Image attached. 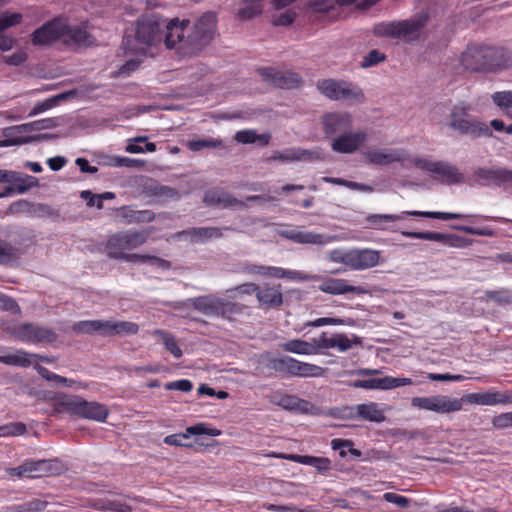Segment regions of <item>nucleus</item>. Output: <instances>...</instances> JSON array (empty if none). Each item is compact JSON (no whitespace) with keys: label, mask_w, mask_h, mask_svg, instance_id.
<instances>
[{"label":"nucleus","mask_w":512,"mask_h":512,"mask_svg":"<svg viewBox=\"0 0 512 512\" xmlns=\"http://www.w3.org/2000/svg\"><path fill=\"white\" fill-rule=\"evenodd\" d=\"M400 217L393 214H371L367 216L366 221L375 228H380L383 222L398 221Z\"/></svg>","instance_id":"e2e57ef3"},{"label":"nucleus","mask_w":512,"mask_h":512,"mask_svg":"<svg viewBox=\"0 0 512 512\" xmlns=\"http://www.w3.org/2000/svg\"><path fill=\"white\" fill-rule=\"evenodd\" d=\"M57 126V122L53 118H46L30 123H25L17 126L16 128L21 132H30L34 130L51 129Z\"/></svg>","instance_id":"de8ad7c7"},{"label":"nucleus","mask_w":512,"mask_h":512,"mask_svg":"<svg viewBox=\"0 0 512 512\" xmlns=\"http://www.w3.org/2000/svg\"><path fill=\"white\" fill-rule=\"evenodd\" d=\"M297 396L289 394H274L271 402L282 407L285 410L293 411L295 408Z\"/></svg>","instance_id":"6e6d98bb"},{"label":"nucleus","mask_w":512,"mask_h":512,"mask_svg":"<svg viewBox=\"0 0 512 512\" xmlns=\"http://www.w3.org/2000/svg\"><path fill=\"white\" fill-rule=\"evenodd\" d=\"M361 344L360 338L357 336H353V339H350L345 334H335V347L340 352H346L352 348L353 345Z\"/></svg>","instance_id":"5fc2aeb1"},{"label":"nucleus","mask_w":512,"mask_h":512,"mask_svg":"<svg viewBox=\"0 0 512 512\" xmlns=\"http://www.w3.org/2000/svg\"><path fill=\"white\" fill-rule=\"evenodd\" d=\"M21 249L0 238V264L13 265L21 256Z\"/></svg>","instance_id":"4c0bfd02"},{"label":"nucleus","mask_w":512,"mask_h":512,"mask_svg":"<svg viewBox=\"0 0 512 512\" xmlns=\"http://www.w3.org/2000/svg\"><path fill=\"white\" fill-rule=\"evenodd\" d=\"M282 458L289 459L301 464L311 465L318 471L324 472L330 468V460L325 457L302 456V455H289L281 456Z\"/></svg>","instance_id":"58836bf2"},{"label":"nucleus","mask_w":512,"mask_h":512,"mask_svg":"<svg viewBox=\"0 0 512 512\" xmlns=\"http://www.w3.org/2000/svg\"><path fill=\"white\" fill-rule=\"evenodd\" d=\"M267 276L273 278H287L296 281H316L319 279L317 275L306 274L301 271L287 270L281 267L269 266Z\"/></svg>","instance_id":"c9c22d12"},{"label":"nucleus","mask_w":512,"mask_h":512,"mask_svg":"<svg viewBox=\"0 0 512 512\" xmlns=\"http://www.w3.org/2000/svg\"><path fill=\"white\" fill-rule=\"evenodd\" d=\"M187 437L192 435H208L211 437H217L221 434V431L216 428H208L204 423H198L193 426H189L185 430Z\"/></svg>","instance_id":"603ef678"},{"label":"nucleus","mask_w":512,"mask_h":512,"mask_svg":"<svg viewBox=\"0 0 512 512\" xmlns=\"http://www.w3.org/2000/svg\"><path fill=\"white\" fill-rule=\"evenodd\" d=\"M367 141V133L363 130H348L342 135L334 138L331 143V149L334 152L342 154H352L356 152Z\"/></svg>","instance_id":"412c9836"},{"label":"nucleus","mask_w":512,"mask_h":512,"mask_svg":"<svg viewBox=\"0 0 512 512\" xmlns=\"http://www.w3.org/2000/svg\"><path fill=\"white\" fill-rule=\"evenodd\" d=\"M60 471V462L57 459L26 460L18 467L8 468L10 476L18 478H39L57 474Z\"/></svg>","instance_id":"f8f14e48"},{"label":"nucleus","mask_w":512,"mask_h":512,"mask_svg":"<svg viewBox=\"0 0 512 512\" xmlns=\"http://www.w3.org/2000/svg\"><path fill=\"white\" fill-rule=\"evenodd\" d=\"M273 159L282 162L300 160L313 161L319 159V153L316 151H310L301 148L288 149L283 152H276L275 155L273 156Z\"/></svg>","instance_id":"f704fd0d"},{"label":"nucleus","mask_w":512,"mask_h":512,"mask_svg":"<svg viewBox=\"0 0 512 512\" xmlns=\"http://www.w3.org/2000/svg\"><path fill=\"white\" fill-rule=\"evenodd\" d=\"M485 297L500 305L512 304V290L502 288L485 292Z\"/></svg>","instance_id":"09e8293b"},{"label":"nucleus","mask_w":512,"mask_h":512,"mask_svg":"<svg viewBox=\"0 0 512 512\" xmlns=\"http://www.w3.org/2000/svg\"><path fill=\"white\" fill-rule=\"evenodd\" d=\"M415 167L434 175L435 179L446 185L465 183V176L453 164L446 161H430L425 158L412 160Z\"/></svg>","instance_id":"6e6552de"},{"label":"nucleus","mask_w":512,"mask_h":512,"mask_svg":"<svg viewBox=\"0 0 512 512\" xmlns=\"http://www.w3.org/2000/svg\"><path fill=\"white\" fill-rule=\"evenodd\" d=\"M460 63L470 72H497L512 66V53L502 47L473 43L461 53Z\"/></svg>","instance_id":"f03ea898"},{"label":"nucleus","mask_w":512,"mask_h":512,"mask_svg":"<svg viewBox=\"0 0 512 512\" xmlns=\"http://www.w3.org/2000/svg\"><path fill=\"white\" fill-rule=\"evenodd\" d=\"M386 60V55L377 49L371 50L361 61L362 68L375 66Z\"/></svg>","instance_id":"680f3d73"},{"label":"nucleus","mask_w":512,"mask_h":512,"mask_svg":"<svg viewBox=\"0 0 512 512\" xmlns=\"http://www.w3.org/2000/svg\"><path fill=\"white\" fill-rule=\"evenodd\" d=\"M31 204L24 199L18 200L10 205L11 213H18L22 210V207H28ZM32 212L36 217L39 218H50L53 221H58L61 218L60 212L58 209L44 203H37L32 205Z\"/></svg>","instance_id":"cd10ccee"},{"label":"nucleus","mask_w":512,"mask_h":512,"mask_svg":"<svg viewBox=\"0 0 512 512\" xmlns=\"http://www.w3.org/2000/svg\"><path fill=\"white\" fill-rule=\"evenodd\" d=\"M410 384H412V380L410 378L386 376L383 378L350 381L348 386L367 390H389Z\"/></svg>","instance_id":"b1692460"},{"label":"nucleus","mask_w":512,"mask_h":512,"mask_svg":"<svg viewBox=\"0 0 512 512\" xmlns=\"http://www.w3.org/2000/svg\"><path fill=\"white\" fill-rule=\"evenodd\" d=\"M146 191L152 196L162 199H179L180 193L177 189L151 181L145 186Z\"/></svg>","instance_id":"ea45409f"},{"label":"nucleus","mask_w":512,"mask_h":512,"mask_svg":"<svg viewBox=\"0 0 512 512\" xmlns=\"http://www.w3.org/2000/svg\"><path fill=\"white\" fill-rule=\"evenodd\" d=\"M319 290L331 295H344L347 293L362 295L368 292L362 286L349 285L347 280L339 278H327L319 285Z\"/></svg>","instance_id":"a878e982"},{"label":"nucleus","mask_w":512,"mask_h":512,"mask_svg":"<svg viewBox=\"0 0 512 512\" xmlns=\"http://www.w3.org/2000/svg\"><path fill=\"white\" fill-rule=\"evenodd\" d=\"M149 233L146 230H126L111 235L106 243L107 256L115 259L118 252L126 253V250H133L143 245L148 239Z\"/></svg>","instance_id":"9d476101"},{"label":"nucleus","mask_w":512,"mask_h":512,"mask_svg":"<svg viewBox=\"0 0 512 512\" xmlns=\"http://www.w3.org/2000/svg\"><path fill=\"white\" fill-rule=\"evenodd\" d=\"M401 234L408 238L436 241V242H440L444 245L451 246V247L458 246V241L460 240V237L457 235H454V234H443V233L432 232V231H424V232L402 231Z\"/></svg>","instance_id":"7c9ffc66"},{"label":"nucleus","mask_w":512,"mask_h":512,"mask_svg":"<svg viewBox=\"0 0 512 512\" xmlns=\"http://www.w3.org/2000/svg\"><path fill=\"white\" fill-rule=\"evenodd\" d=\"M13 174L16 176L11 177L8 183L14 184L16 192L19 194H24L31 188L39 186V181L34 176H30L16 171H13Z\"/></svg>","instance_id":"e433bc0d"},{"label":"nucleus","mask_w":512,"mask_h":512,"mask_svg":"<svg viewBox=\"0 0 512 512\" xmlns=\"http://www.w3.org/2000/svg\"><path fill=\"white\" fill-rule=\"evenodd\" d=\"M64 35L65 21L60 18H55L37 28L31 35V42L34 46L45 47L64 38Z\"/></svg>","instance_id":"dca6fc26"},{"label":"nucleus","mask_w":512,"mask_h":512,"mask_svg":"<svg viewBox=\"0 0 512 512\" xmlns=\"http://www.w3.org/2000/svg\"><path fill=\"white\" fill-rule=\"evenodd\" d=\"M216 14L214 12L204 13L193 25L191 32L184 38V31L190 21L173 18L170 21L165 19L163 25V42L168 49L177 48L184 56L198 54L213 39L216 29Z\"/></svg>","instance_id":"f257e3e1"},{"label":"nucleus","mask_w":512,"mask_h":512,"mask_svg":"<svg viewBox=\"0 0 512 512\" xmlns=\"http://www.w3.org/2000/svg\"><path fill=\"white\" fill-rule=\"evenodd\" d=\"M341 95L339 96V100L346 99H354V100H362L364 98L362 89L358 86L342 81V86L340 90Z\"/></svg>","instance_id":"8fccbe9b"},{"label":"nucleus","mask_w":512,"mask_h":512,"mask_svg":"<svg viewBox=\"0 0 512 512\" xmlns=\"http://www.w3.org/2000/svg\"><path fill=\"white\" fill-rule=\"evenodd\" d=\"M429 19V12L422 10L406 20L377 23L373 34L377 37L402 39L407 43L418 41Z\"/></svg>","instance_id":"20e7f679"},{"label":"nucleus","mask_w":512,"mask_h":512,"mask_svg":"<svg viewBox=\"0 0 512 512\" xmlns=\"http://www.w3.org/2000/svg\"><path fill=\"white\" fill-rule=\"evenodd\" d=\"M64 405L68 411L82 418L104 422L108 416L107 408L98 402L75 399L66 401Z\"/></svg>","instance_id":"f3484780"},{"label":"nucleus","mask_w":512,"mask_h":512,"mask_svg":"<svg viewBox=\"0 0 512 512\" xmlns=\"http://www.w3.org/2000/svg\"><path fill=\"white\" fill-rule=\"evenodd\" d=\"M453 229L464 232L466 234L470 235H477V236H487V237H493L495 235V232L493 229L484 227V228H475L471 226L466 225H454Z\"/></svg>","instance_id":"bf43d9fd"},{"label":"nucleus","mask_w":512,"mask_h":512,"mask_svg":"<svg viewBox=\"0 0 512 512\" xmlns=\"http://www.w3.org/2000/svg\"><path fill=\"white\" fill-rule=\"evenodd\" d=\"M282 347L285 351L296 354L309 355L316 353L315 345L299 339L290 340L284 343Z\"/></svg>","instance_id":"a18cd8bd"},{"label":"nucleus","mask_w":512,"mask_h":512,"mask_svg":"<svg viewBox=\"0 0 512 512\" xmlns=\"http://www.w3.org/2000/svg\"><path fill=\"white\" fill-rule=\"evenodd\" d=\"M223 231H234L232 227H190L174 234L179 240L188 241L190 244H204L208 241L220 239L224 236Z\"/></svg>","instance_id":"2eb2a0df"},{"label":"nucleus","mask_w":512,"mask_h":512,"mask_svg":"<svg viewBox=\"0 0 512 512\" xmlns=\"http://www.w3.org/2000/svg\"><path fill=\"white\" fill-rule=\"evenodd\" d=\"M12 334L20 341L34 344H51L57 334L51 328L36 323H23L13 328Z\"/></svg>","instance_id":"ddd939ff"},{"label":"nucleus","mask_w":512,"mask_h":512,"mask_svg":"<svg viewBox=\"0 0 512 512\" xmlns=\"http://www.w3.org/2000/svg\"><path fill=\"white\" fill-rule=\"evenodd\" d=\"M492 100L500 109L508 111L512 110V91L495 92L492 95Z\"/></svg>","instance_id":"864d4df0"},{"label":"nucleus","mask_w":512,"mask_h":512,"mask_svg":"<svg viewBox=\"0 0 512 512\" xmlns=\"http://www.w3.org/2000/svg\"><path fill=\"white\" fill-rule=\"evenodd\" d=\"M380 252L372 249H352L349 251L348 267L352 270H364L378 265Z\"/></svg>","instance_id":"393cba45"},{"label":"nucleus","mask_w":512,"mask_h":512,"mask_svg":"<svg viewBox=\"0 0 512 512\" xmlns=\"http://www.w3.org/2000/svg\"><path fill=\"white\" fill-rule=\"evenodd\" d=\"M268 366L276 372H285L296 377H320L324 373V369L320 366L301 362L289 356L273 358Z\"/></svg>","instance_id":"9b49d317"},{"label":"nucleus","mask_w":512,"mask_h":512,"mask_svg":"<svg viewBox=\"0 0 512 512\" xmlns=\"http://www.w3.org/2000/svg\"><path fill=\"white\" fill-rule=\"evenodd\" d=\"M492 424L497 429H504L512 426V412L502 413L492 419Z\"/></svg>","instance_id":"774afa93"},{"label":"nucleus","mask_w":512,"mask_h":512,"mask_svg":"<svg viewBox=\"0 0 512 512\" xmlns=\"http://www.w3.org/2000/svg\"><path fill=\"white\" fill-rule=\"evenodd\" d=\"M115 260H124L126 262H132V263L149 262L150 264L157 266L158 268H161L163 270H167L171 267V263L169 261L162 259L160 257H157V256H150V255L128 254V253L118 252L115 255Z\"/></svg>","instance_id":"72a5a7b5"},{"label":"nucleus","mask_w":512,"mask_h":512,"mask_svg":"<svg viewBox=\"0 0 512 512\" xmlns=\"http://www.w3.org/2000/svg\"><path fill=\"white\" fill-rule=\"evenodd\" d=\"M470 403L493 406L497 404H512V391L471 393L467 396Z\"/></svg>","instance_id":"c85d7f7f"},{"label":"nucleus","mask_w":512,"mask_h":512,"mask_svg":"<svg viewBox=\"0 0 512 512\" xmlns=\"http://www.w3.org/2000/svg\"><path fill=\"white\" fill-rule=\"evenodd\" d=\"M30 357H36L46 362L49 361L47 358L41 357L37 354H30L24 350H16L15 353L4 352L3 354H0V363L26 368L32 363Z\"/></svg>","instance_id":"2f4dec72"},{"label":"nucleus","mask_w":512,"mask_h":512,"mask_svg":"<svg viewBox=\"0 0 512 512\" xmlns=\"http://www.w3.org/2000/svg\"><path fill=\"white\" fill-rule=\"evenodd\" d=\"M48 505V502L41 499H32L18 505L7 506L3 512H40Z\"/></svg>","instance_id":"37998d69"},{"label":"nucleus","mask_w":512,"mask_h":512,"mask_svg":"<svg viewBox=\"0 0 512 512\" xmlns=\"http://www.w3.org/2000/svg\"><path fill=\"white\" fill-rule=\"evenodd\" d=\"M278 234L282 238L297 244L326 245L336 239L335 236L315 233L312 231H302L293 228L282 229Z\"/></svg>","instance_id":"4be33fe9"},{"label":"nucleus","mask_w":512,"mask_h":512,"mask_svg":"<svg viewBox=\"0 0 512 512\" xmlns=\"http://www.w3.org/2000/svg\"><path fill=\"white\" fill-rule=\"evenodd\" d=\"M465 183L470 186H497L512 188V170L499 167H478L466 178Z\"/></svg>","instance_id":"1a4fd4ad"},{"label":"nucleus","mask_w":512,"mask_h":512,"mask_svg":"<svg viewBox=\"0 0 512 512\" xmlns=\"http://www.w3.org/2000/svg\"><path fill=\"white\" fill-rule=\"evenodd\" d=\"M190 306L204 315L227 320H232L233 316L242 314L246 309L244 304L231 302L215 295L199 296L176 302L174 308L181 309Z\"/></svg>","instance_id":"423d86ee"},{"label":"nucleus","mask_w":512,"mask_h":512,"mask_svg":"<svg viewBox=\"0 0 512 512\" xmlns=\"http://www.w3.org/2000/svg\"><path fill=\"white\" fill-rule=\"evenodd\" d=\"M203 202L208 207L226 209V208H240L247 207L246 203L242 200L235 198L232 194L218 189H208L204 193Z\"/></svg>","instance_id":"5701e85b"},{"label":"nucleus","mask_w":512,"mask_h":512,"mask_svg":"<svg viewBox=\"0 0 512 512\" xmlns=\"http://www.w3.org/2000/svg\"><path fill=\"white\" fill-rule=\"evenodd\" d=\"M222 141L217 139H199L189 142V148L192 151H200L204 148H216L221 146Z\"/></svg>","instance_id":"0e129e2a"},{"label":"nucleus","mask_w":512,"mask_h":512,"mask_svg":"<svg viewBox=\"0 0 512 512\" xmlns=\"http://www.w3.org/2000/svg\"><path fill=\"white\" fill-rule=\"evenodd\" d=\"M296 16L297 14L294 11L287 10L275 16L272 22L275 26H289L294 22Z\"/></svg>","instance_id":"338daca9"},{"label":"nucleus","mask_w":512,"mask_h":512,"mask_svg":"<svg viewBox=\"0 0 512 512\" xmlns=\"http://www.w3.org/2000/svg\"><path fill=\"white\" fill-rule=\"evenodd\" d=\"M408 216L450 220V219H462L465 217L463 214L449 213V212H422V211H404L397 214L396 217H400L399 220H403Z\"/></svg>","instance_id":"a19ab883"},{"label":"nucleus","mask_w":512,"mask_h":512,"mask_svg":"<svg viewBox=\"0 0 512 512\" xmlns=\"http://www.w3.org/2000/svg\"><path fill=\"white\" fill-rule=\"evenodd\" d=\"M258 73L265 82L281 89H295L303 84V80L298 73L282 72L271 67L258 69Z\"/></svg>","instance_id":"a211bd4d"},{"label":"nucleus","mask_w":512,"mask_h":512,"mask_svg":"<svg viewBox=\"0 0 512 512\" xmlns=\"http://www.w3.org/2000/svg\"><path fill=\"white\" fill-rule=\"evenodd\" d=\"M323 132L326 137L342 135L352 127V115L347 112H331L322 116Z\"/></svg>","instance_id":"aec40b11"},{"label":"nucleus","mask_w":512,"mask_h":512,"mask_svg":"<svg viewBox=\"0 0 512 512\" xmlns=\"http://www.w3.org/2000/svg\"><path fill=\"white\" fill-rule=\"evenodd\" d=\"M362 157L369 165L388 166L392 163H404L410 160V154L403 148H378L361 151Z\"/></svg>","instance_id":"4468645a"},{"label":"nucleus","mask_w":512,"mask_h":512,"mask_svg":"<svg viewBox=\"0 0 512 512\" xmlns=\"http://www.w3.org/2000/svg\"><path fill=\"white\" fill-rule=\"evenodd\" d=\"M156 335H159L163 341L165 348L175 357L180 358L183 355L182 350L178 346L176 338L169 332L164 330H155Z\"/></svg>","instance_id":"49530a36"},{"label":"nucleus","mask_w":512,"mask_h":512,"mask_svg":"<svg viewBox=\"0 0 512 512\" xmlns=\"http://www.w3.org/2000/svg\"><path fill=\"white\" fill-rule=\"evenodd\" d=\"M256 299L260 307L265 309L279 308L283 304V294L281 285L264 284L259 286Z\"/></svg>","instance_id":"bb28decb"},{"label":"nucleus","mask_w":512,"mask_h":512,"mask_svg":"<svg viewBox=\"0 0 512 512\" xmlns=\"http://www.w3.org/2000/svg\"><path fill=\"white\" fill-rule=\"evenodd\" d=\"M65 40L67 44L73 43L77 46H89L93 43V36L80 26H70L65 22Z\"/></svg>","instance_id":"473e14b6"},{"label":"nucleus","mask_w":512,"mask_h":512,"mask_svg":"<svg viewBox=\"0 0 512 512\" xmlns=\"http://www.w3.org/2000/svg\"><path fill=\"white\" fill-rule=\"evenodd\" d=\"M461 408L462 403L458 399H452L448 396L443 395L435 396L434 412L450 413L459 411Z\"/></svg>","instance_id":"79ce46f5"},{"label":"nucleus","mask_w":512,"mask_h":512,"mask_svg":"<svg viewBox=\"0 0 512 512\" xmlns=\"http://www.w3.org/2000/svg\"><path fill=\"white\" fill-rule=\"evenodd\" d=\"M165 18L159 14H146L137 20L135 35H125L123 48L131 53H146L147 48L160 44L163 40Z\"/></svg>","instance_id":"7ed1b4c3"},{"label":"nucleus","mask_w":512,"mask_h":512,"mask_svg":"<svg viewBox=\"0 0 512 512\" xmlns=\"http://www.w3.org/2000/svg\"><path fill=\"white\" fill-rule=\"evenodd\" d=\"M22 21V14L3 12L0 14V33L2 31L20 24Z\"/></svg>","instance_id":"4d7b16f0"},{"label":"nucleus","mask_w":512,"mask_h":512,"mask_svg":"<svg viewBox=\"0 0 512 512\" xmlns=\"http://www.w3.org/2000/svg\"><path fill=\"white\" fill-rule=\"evenodd\" d=\"M66 98V94H59L52 98L46 99L43 102L37 103L31 112L29 113V116H34L36 114L42 113L52 107H54L59 100H63Z\"/></svg>","instance_id":"13d9d810"},{"label":"nucleus","mask_w":512,"mask_h":512,"mask_svg":"<svg viewBox=\"0 0 512 512\" xmlns=\"http://www.w3.org/2000/svg\"><path fill=\"white\" fill-rule=\"evenodd\" d=\"M262 13L260 4L245 3V6L238 11V17L242 20H249Z\"/></svg>","instance_id":"052dcab7"},{"label":"nucleus","mask_w":512,"mask_h":512,"mask_svg":"<svg viewBox=\"0 0 512 512\" xmlns=\"http://www.w3.org/2000/svg\"><path fill=\"white\" fill-rule=\"evenodd\" d=\"M471 105L466 101H460L452 106L449 113V127L460 136H467L471 140L478 138H490L493 131L489 125L482 122L477 116L472 115Z\"/></svg>","instance_id":"39448f33"},{"label":"nucleus","mask_w":512,"mask_h":512,"mask_svg":"<svg viewBox=\"0 0 512 512\" xmlns=\"http://www.w3.org/2000/svg\"><path fill=\"white\" fill-rule=\"evenodd\" d=\"M0 310L12 313H20L21 308L12 297L0 292Z\"/></svg>","instance_id":"69168bd1"},{"label":"nucleus","mask_w":512,"mask_h":512,"mask_svg":"<svg viewBox=\"0 0 512 512\" xmlns=\"http://www.w3.org/2000/svg\"><path fill=\"white\" fill-rule=\"evenodd\" d=\"M27 427L23 422H11L0 425V437L20 436L25 434Z\"/></svg>","instance_id":"3c124183"},{"label":"nucleus","mask_w":512,"mask_h":512,"mask_svg":"<svg viewBox=\"0 0 512 512\" xmlns=\"http://www.w3.org/2000/svg\"><path fill=\"white\" fill-rule=\"evenodd\" d=\"M345 416L351 419L382 423L386 420L385 409L376 402L357 404L344 408Z\"/></svg>","instance_id":"6ab92c4d"},{"label":"nucleus","mask_w":512,"mask_h":512,"mask_svg":"<svg viewBox=\"0 0 512 512\" xmlns=\"http://www.w3.org/2000/svg\"><path fill=\"white\" fill-rule=\"evenodd\" d=\"M84 506L103 512H132L130 505L120 500L107 498H88L85 500Z\"/></svg>","instance_id":"c756f323"},{"label":"nucleus","mask_w":512,"mask_h":512,"mask_svg":"<svg viewBox=\"0 0 512 512\" xmlns=\"http://www.w3.org/2000/svg\"><path fill=\"white\" fill-rule=\"evenodd\" d=\"M341 86L342 82H337L332 79L322 80L317 84L318 89L323 95L335 101H339Z\"/></svg>","instance_id":"c03bdc74"},{"label":"nucleus","mask_w":512,"mask_h":512,"mask_svg":"<svg viewBox=\"0 0 512 512\" xmlns=\"http://www.w3.org/2000/svg\"><path fill=\"white\" fill-rule=\"evenodd\" d=\"M75 334H98L102 337L135 335L139 331L138 324L130 321L116 320H83L72 325Z\"/></svg>","instance_id":"0eeeda50"}]
</instances>
